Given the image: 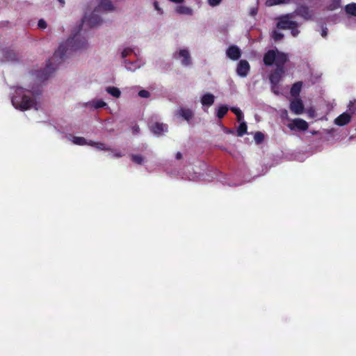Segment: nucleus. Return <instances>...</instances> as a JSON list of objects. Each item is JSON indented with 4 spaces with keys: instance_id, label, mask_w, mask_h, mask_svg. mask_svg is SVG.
<instances>
[{
    "instance_id": "f257e3e1",
    "label": "nucleus",
    "mask_w": 356,
    "mask_h": 356,
    "mask_svg": "<svg viewBox=\"0 0 356 356\" xmlns=\"http://www.w3.org/2000/svg\"><path fill=\"white\" fill-rule=\"evenodd\" d=\"M86 43V40L84 38L81 39L78 35L67 39L65 43L58 47L54 56L49 60L46 67L42 72H38L37 76L42 81L47 79L49 75L56 70V67H54V63L58 62L60 63L67 53L70 54L72 51L84 48Z\"/></svg>"
},
{
    "instance_id": "f03ea898",
    "label": "nucleus",
    "mask_w": 356,
    "mask_h": 356,
    "mask_svg": "<svg viewBox=\"0 0 356 356\" xmlns=\"http://www.w3.org/2000/svg\"><path fill=\"white\" fill-rule=\"evenodd\" d=\"M288 60L287 54L276 49L268 51L264 56V63L266 65H272L275 64L277 66L270 75L269 79L271 84H279L283 77L285 70L284 65Z\"/></svg>"
},
{
    "instance_id": "7ed1b4c3",
    "label": "nucleus",
    "mask_w": 356,
    "mask_h": 356,
    "mask_svg": "<svg viewBox=\"0 0 356 356\" xmlns=\"http://www.w3.org/2000/svg\"><path fill=\"white\" fill-rule=\"evenodd\" d=\"M40 94V92H33L23 88H18L12 97V104L16 108L22 111L28 110L31 108L38 110V106L36 97Z\"/></svg>"
},
{
    "instance_id": "20e7f679",
    "label": "nucleus",
    "mask_w": 356,
    "mask_h": 356,
    "mask_svg": "<svg viewBox=\"0 0 356 356\" xmlns=\"http://www.w3.org/2000/svg\"><path fill=\"white\" fill-rule=\"evenodd\" d=\"M294 14H286L278 17L277 22V28L279 29H290L291 33L293 37L298 35L300 31L298 27L300 24L293 19Z\"/></svg>"
},
{
    "instance_id": "39448f33",
    "label": "nucleus",
    "mask_w": 356,
    "mask_h": 356,
    "mask_svg": "<svg viewBox=\"0 0 356 356\" xmlns=\"http://www.w3.org/2000/svg\"><path fill=\"white\" fill-rule=\"evenodd\" d=\"M149 127L151 131L158 136L168 131V125L159 122H152L149 123Z\"/></svg>"
},
{
    "instance_id": "423d86ee",
    "label": "nucleus",
    "mask_w": 356,
    "mask_h": 356,
    "mask_svg": "<svg viewBox=\"0 0 356 356\" xmlns=\"http://www.w3.org/2000/svg\"><path fill=\"white\" fill-rule=\"evenodd\" d=\"M179 62L184 67H190L193 60L189 51L186 49L179 50Z\"/></svg>"
},
{
    "instance_id": "0eeeda50",
    "label": "nucleus",
    "mask_w": 356,
    "mask_h": 356,
    "mask_svg": "<svg viewBox=\"0 0 356 356\" xmlns=\"http://www.w3.org/2000/svg\"><path fill=\"white\" fill-rule=\"evenodd\" d=\"M308 123L300 118H296L288 124V127L291 130H293L296 128L298 130L306 131L308 129Z\"/></svg>"
},
{
    "instance_id": "6e6552de",
    "label": "nucleus",
    "mask_w": 356,
    "mask_h": 356,
    "mask_svg": "<svg viewBox=\"0 0 356 356\" xmlns=\"http://www.w3.org/2000/svg\"><path fill=\"white\" fill-rule=\"evenodd\" d=\"M250 66L245 60H241L237 65L236 73L241 77H245L250 72Z\"/></svg>"
},
{
    "instance_id": "1a4fd4ad",
    "label": "nucleus",
    "mask_w": 356,
    "mask_h": 356,
    "mask_svg": "<svg viewBox=\"0 0 356 356\" xmlns=\"http://www.w3.org/2000/svg\"><path fill=\"white\" fill-rule=\"evenodd\" d=\"M290 109L296 115H300L304 111V105L301 99L296 98L291 101Z\"/></svg>"
},
{
    "instance_id": "9d476101",
    "label": "nucleus",
    "mask_w": 356,
    "mask_h": 356,
    "mask_svg": "<svg viewBox=\"0 0 356 356\" xmlns=\"http://www.w3.org/2000/svg\"><path fill=\"white\" fill-rule=\"evenodd\" d=\"M227 56L233 60H238L241 56V51L236 45H231L226 51Z\"/></svg>"
},
{
    "instance_id": "9b49d317",
    "label": "nucleus",
    "mask_w": 356,
    "mask_h": 356,
    "mask_svg": "<svg viewBox=\"0 0 356 356\" xmlns=\"http://www.w3.org/2000/svg\"><path fill=\"white\" fill-rule=\"evenodd\" d=\"M215 101V96L210 93L206 92L202 95L200 102L204 108H209L212 106ZM205 110V108H204Z\"/></svg>"
},
{
    "instance_id": "f8f14e48",
    "label": "nucleus",
    "mask_w": 356,
    "mask_h": 356,
    "mask_svg": "<svg viewBox=\"0 0 356 356\" xmlns=\"http://www.w3.org/2000/svg\"><path fill=\"white\" fill-rule=\"evenodd\" d=\"M293 14H294V15H299L305 20L311 19L313 15L312 12L306 6L298 7Z\"/></svg>"
},
{
    "instance_id": "ddd939ff",
    "label": "nucleus",
    "mask_w": 356,
    "mask_h": 356,
    "mask_svg": "<svg viewBox=\"0 0 356 356\" xmlns=\"http://www.w3.org/2000/svg\"><path fill=\"white\" fill-rule=\"evenodd\" d=\"M351 119L349 113H343L334 120V123L339 126H343L347 124Z\"/></svg>"
},
{
    "instance_id": "4468645a",
    "label": "nucleus",
    "mask_w": 356,
    "mask_h": 356,
    "mask_svg": "<svg viewBox=\"0 0 356 356\" xmlns=\"http://www.w3.org/2000/svg\"><path fill=\"white\" fill-rule=\"evenodd\" d=\"M83 23L87 22V24H88L90 25V26L93 27V26L100 24L101 19L97 15L92 14L91 15V17H89L88 19L86 17H84V18L83 19Z\"/></svg>"
},
{
    "instance_id": "2eb2a0df",
    "label": "nucleus",
    "mask_w": 356,
    "mask_h": 356,
    "mask_svg": "<svg viewBox=\"0 0 356 356\" xmlns=\"http://www.w3.org/2000/svg\"><path fill=\"white\" fill-rule=\"evenodd\" d=\"M179 115L186 121L189 122L193 118V112L188 108H181L179 110Z\"/></svg>"
},
{
    "instance_id": "dca6fc26",
    "label": "nucleus",
    "mask_w": 356,
    "mask_h": 356,
    "mask_svg": "<svg viewBox=\"0 0 356 356\" xmlns=\"http://www.w3.org/2000/svg\"><path fill=\"white\" fill-rule=\"evenodd\" d=\"M88 145L95 147L97 149L99 150L109 151L111 148L108 147L105 143H96L92 140L88 141Z\"/></svg>"
},
{
    "instance_id": "f3484780",
    "label": "nucleus",
    "mask_w": 356,
    "mask_h": 356,
    "mask_svg": "<svg viewBox=\"0 0 356 356\" xmlns=\"http://www.w3.org/2000/svg\"><path fill=\"white\" fill-rule=\"evenodd\" d=\"M99 8L104 10H112L114 7L113 3L109 0H102L99 5Z\"/></svg>"
},
{
    "instance_id": "a211bd4d",
    "label": "nucleus",
    "mask_w": 356,
    "mask_h": 356,
    "mask_svg": "<svg viewBox=\"0 0 356 356\" xmlns=\"http://www.w3.org/2000/svg\"><path fill=\"white\" fill-rule=\"evenodd\" d=\"M301 88H302L301 82L295 83L291 89V95L293 97L298 96L300 92Z\"/></svg>"
},
{
    "instance_id": "6ab92c4d",
    "label": "nucleus",
    "mask_w": 356,
    "mask_h": 356,
    "mask_svg": "<svg viewBox=\"0 0 356 356\" xmlns=\"http://www.w3.org/2000/svg\"><path fill=\"white\" fill-rule=\"evenodd\" d=\"M106 92L114 97L118 98L121 95L120 90L116 87H108L106 89Z\"/></svg>"
},
{
    "instance_id": "aec40b11",
    "label": "nucleus",
    "mask_w": 356,
    "mask_h": 356,
    "mask_svg": "<svg viewBox=\"0 0 356 356\" xmlns=\"http://www.w3.org/2000/svg\"><path fill=\"white\" fill-rule=\"evenodd\" d=\"M72 141L75 145H88V142L83 137L74 136L72 138Z\"/></svg>"
},
{
    "instance_id": "412c9836",
    "label": "nucleus",
    "mask_w": 356,
    "mask_h": 356,
    "mask_svg": "<svg viewBox=\"0 0 356 356\" xmlns=\"http://www.w3.org/2000/svg\"><path fill=\"white\" fill-rule=\"evenodd\" d=\"M130 156L131 160L138 165H142L144 163L145 158L142 155L131 154Z\"/></svg>"
},
{
    "instance_id": "4be33fe9",
    "label": "nucleus",
    "mask_w": 356,
    "mask_h": 356,
    "mask_svg": "<svg viewBox=\"0 0 356 356\" xmlns=\"http://www.w3.org/2000/svg\"><path fill=\"white\" fill-rule=\"evenodd\" d=\"M346 11L348 15L356 17V3H352L346 6Z\"/></svg>"
},
{
    "instance_id": "5701e85b",
    "label": "nucleus",
    "mask_w": 356,
    "mask_h": 356,
    "mask_svg": "<svg viewBox=\"0 0 356 356\" xmlns=\"http://www.w3.org/2000/svg\"><path fill=\"white\" fill-rule=\"evenodd\" d=\"M290 0H266V5L267 6H273L275 5L289 3Z\"/></svg>"
},
{
    "instance_id": "b1692460",
    "label": "nucleus",
    "mask_w": 356,
    "mask_h": 356,
    "mask_svg": "<svg viewBox=\"0 0 356 356\" xmlns=\"http://www.w3.org/2000/svg\"><path fill=\"white\" fill-rule=\"evenodd\" d=\"M231 111L234 113V114L236 115V118H237V120L241 123V122H244L243 121V113L242 111L238 108H236V107H232L230 108Z\"/></svg>"
},
{
    "instance_id": "393cba45",
    "label": "nucleus",
    "mask_w": 356,
    "mask_h": 356,
    "mask_svg": "<svg viewBox=\"0 0 356 356\" xmlns=\"http://www.w3.org/2000/svg\"><path fill=\"white\" fill-rule=\"evenodd\" d=\"M228 110L229 108L227 106H219V108L217 110V117L220 119L223 118L227 113Z\"/></svg>"
},
{
    "instance_id": "a878e982",
    "label": "nucleus",
    "mask_w": 356,
    "mask_h": 356,
    "mask_svg": "<svg viewBox=\"0 0 356 356\" xmlns=\"http://www.w3.org/2000/svg\"><path fill=\"white\" fill-rule=\"evenodd\" d=\"M271 37L275 41L277 42L282 40V38H284V34L280 32L279 31L275 29L271 32Z\"/></svg>"
},
{
    "instance_id": "bb28decb",
    "label": "nucleus",
    "mask_w": 356,
    "mask_h": 356,
    "mask_svg": "<svg viewBox=\"0 0 356 356\" xmlns=\"http://www.w3.org/2000/svg\"><path fill=\"white\" fill-rule=\"evenodd\" d=\"M193 13V10L187 6H179V14L192 15Z\"/></svg>"
},
{
    "instance_id": "cd10ccee",
    "label": "nucleus",
    "mask_w": 356,
    "mask_h": 356,
    "mask_svg": "<svg viewBox=\"0 0 356 356\" xmlns=\"http://www.w3.org/2000/svg\"><path fill=\"white\" fill-rule=\"evenodd\" d=\"M247 132V125L245 122H241L237 129V134L238 136H242Z\"/></svg>"
},
{
    "instance_id": "c85d7f7f",
    "label": "nucleus",
    "mask_w": 356,
    "mask_h": 356,
    "mask_svg": "<svg viewBox=\"0 0 356 356\" xmlns=\"http://www.w3.org/2000/svg\"><path fill=\"white\" fill-rule=\"evenodd\" d=\"M92 105L95 108H99L104 107L106 104L102 99H97L92 102Z\"/></svg>"
},
{
    "instance_id": "c756f323",
    "label": "nucleus",
    "mask_w": 356,
    "mask_h": 356,
    "mask_svg": "<svg viewBox=\"0 0 356 356\" xmlns=\"http://www.w3.org/2000/svg\"><path fill=\"white\" fill-rule=\"evenodd\" d=\"M254 138L257 143H260L264 139V135L261 132H257Z\"/></svg>"
},
{
    "instance_id": "7c9ffc66",
    "label": "nucleus",
    "mask_w": 356,
    "mask_h": 356,
    "mask_svg": "<svg viewBox=\"0 0 356 356\" xmlns=\"http://www.w3.org/2000/svg\"><path fill=\"white\" fill-rule=\"evenodd\" d=\"M138 95L143 98H148L150 96V93L146 90H141L138 92Z\"/></svg>"
},
{
    "instance_id": "2f4dec72",
    "label": "nucleus",
    "mask_w": 356,
    "mask_h": 356,
    "mask_svg": "<svg viewBox=\"0 0 356 356\" xmlns=\"http://www.w3.org/2000/svg\"><path fill=\"white\" fill-rule=\"evenodd\" d=\"M348 109L351 113H354L356 112V100L350 102L348 106Z\"/></svg>"
},
{
    "instance_id": "473e14b6",
    "label": "nucleus",
    "mask_w": 356,
    "mask_h": 356,
    "mask_svg": "<svg viewBox=\"0 0 356 356\" xmlns=\"http://www.w3.org/2000/svg\"><path fill=\"white\" fill-rule=\"evenodd\" d=\"M222 0H207L208 4L211 7L218 6Z\"/></svg>"
},
{
    "instance_id": "72a5a7b5",
    "label": "nucleus",
    "mask_w": 356,
    "mask_h": 356,
    "mask_svg": "<svg viewBox=\"0 0 356 356\" xmlns=\"http://www.w3.org/2000/svg\"><path fill=\"white\" fill-rule=\"evenodd\" d=\"M132 53V49L130 48H126L124 49L122 52V57L123 58H126L129 55H130Z\"/></svg>"
},
{
    "instance_id": "f704fd0d",
    "label": "nucleus",
    "mask_w": 356,
    "mask_h": 356,
    "mask_svg": "<svg viewBox=\"0 0 356 356\" xmlns=\"http://www.w3.org/2000/svg\"><path fill=\"white\" fill-rule=\"evenodd\" d=\"M38 26L40 28V29H46L47 26V22L41 19L38 21Z\"/></svg>"
},
{
    "instance_id": "c9c22d12",
    "label": "nucleus",
    "mask_w": 356,
    "mask_h": 356,
    "mask_svg": "<svg viewBox=\"0 0 356 356\" xmlns=\"http://www.w3.org/2000/svg\"><path fill=\"white\" fill-rule=\"evenodd\" d=\"M124 63H125V65H126V67L128 70H134L136 68V65L134 63H127V60H125Z\"/></svg>"
},
{
    "instance_id": "e433bc0d",
    "label": "nucleus",
    "mask_w": 356,
    "mask_h": 356,
    "mask_svg": "<svg viewBox=\"0 0 356 356\" xmlns=\"http://www.w3.org/2000/svg\"><path fill=\"white\" fill-rule=\"evenodd\" d=\"M271 90L275 95H279L280 91H279L278 84H271Z\"/></svg>"
},
{
    "instance_id": "4c0bfd02",
    "label": "nucleus",
    "mask_w": 356,
    "mask_h": 356,
    "mask_svg": "<svg viewBox=\"0 0 356 356\" xmlns=\"http://www.w3.org/2000/svg\"><path fill=\"white\" fill-rule=\"evenodd\" d=\"M110 151L112 152L113 156L114 157L120 158V157H122L123 156V154L120 151H118V150H116V149L113 150V149H111Z\"/></svg>"
},
{
    "instance_id": "58836bf2",
    "label": "nucleus",
    "mask_w": 356,
    "mask_h": 356,
    "mask_svg": "<svg viewBox=\"0 0 356 356\" xmlns=\"http://www.w3.org/2000/svg\"><path fill=\"white\" fill-rule=\"evenodd\" d=\"M154 6L155 9H156V10L159 13H161V14H162V13H163V12L161 10V8H159V3H158V2H157V1H155V2L154 3Z\"/></svg>"
},
{
    "instance_id": "ea45409f",
    "label": "nucleus",
    "mask_w": 356,
    "mask_h": 356,
    "mask_svg": "<svg viewBox=\"0 0 356 356\" xmlns=\"http://www.w3.org/2000/svg\"><path fill=\"white\" fill-rule=\"evenodd\" d=\"M327 34V29H323L322 32H321V35L325 38V37H326Z\"/></svg>"
},
{
    "instance_id": "a19ab883",
    "label": "nucleus",
    "mask_w": 356,
    "mask_h": 356,
    "mask_svg": "<svg viewBox=\"0 0 356 356\" xmlns=\"http://www.w3.org/2000/svg\"><path fill=\"white\" fill-rule=\"evenodd\" d=\"M139 132V127L138 126H136L134 127V133H138Z\"/></svg>"
},
{
    "instance_id": "79ce46f5",
    "label": "nucleus",
    "mask_w": 356,
    "mask_h": 356,
    "mask_svg": "<svg viewBox=\"0 0 356 356\" xmlns=\"http://www.w3.org/2000/svg\"><path fill=\"white\" fill-rule=\"evenodd\" d=\"M309 115L311 117V118H313L314 116V112L311 111L309 112Z\"/></svg>"
},
{
    "instance_id": "37998d69",
    "label": "nucleus",
    "mask_w": 356,
    "mask_h": 356,
    "mask_svg": "<svg viewBox=\"0 0 356 356\" xmlns=\"http://www.w3.org/2000/svg\"><path fill=\"white\" fill-rule=\"evenodd\" d=\"M256 13H257V10H256L253 9L252 10H251L250 14L252 15H254Z\"/></svg>"
},
{
    "instance_id": "c03bdc74",
    "label": "nucleus",
    "mask_w": 356,
    "mask_h": 356,
    "mask_svg": "<svg viewBox=\"0 0 356 356\" xmlns=\"http://www.w3.org/2000/svg\"><path fill=\"white\" fill-rule=\"evenodd\" d=\"M58 1L61 3L62 6H63L65 3L63 0H58Z\"/></svg>"
},
{
    "instance_id": "a18cd8bd",
    "label": "nucleus",
    "mask_w": 356,
    "mask_h": 356,
    "mask_svg": "<svg viewBox=\"0 0 356 356\" xmlns=\"http://www.w3.org/2000/svg\"><path fill=\"white\" fill-rule=\"evenodd\" d=\"M179 3L182 1V0H179Z\"/></svg>"
}]
</instances>
